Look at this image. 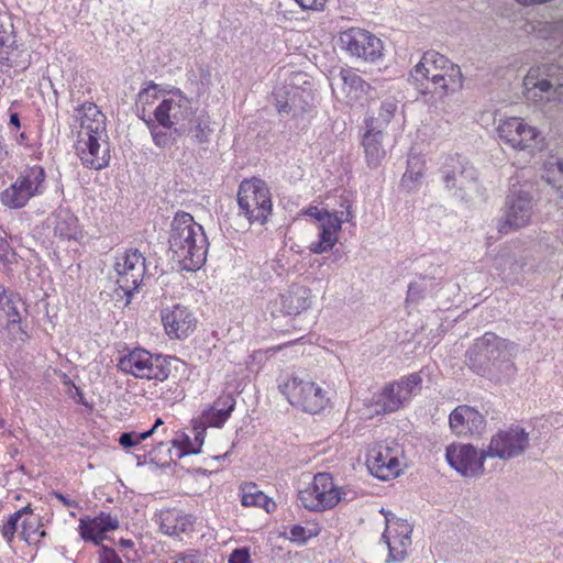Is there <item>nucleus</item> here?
<instances>
[{
    "instance_id": "59",
    "label": "nucleus",
    "mask_w": 563,
    "mask_h": 563,
    "mask_svg": "<svg viewBox=\"0 0 563 563\" xmlns=\"http://www.w3.org/2000/svg\"><path fill=\"white\" fill-rule=\"evenodd\" d=\"M37 532H38L40 538H44L46 536V532L44 530L37 531Z\"/></svg>"
},
{
    "instance_id": "43",
    "label": "nucleus",
    "mask_w": 563,
    "mask_h": 563,
    "mask_svg": "<svg viewBox=\"0 0 563 563\" xmlns=\"http://www.w3.org/2000/svg\"><path fill=\"white\" fill-rule=\"evenodd\" d=\"M173 445L176 449V457L181 459L185 455L196 454L199 451L194 448L191 440L185 437L181 441L174 440Z\"/></svg>"
},
{
    "instance_id": "22",
    "label": "nucleus",
    "mask_w": 563,
    "mask_h": 563,
    "mask_svg": "<svg viewBox=\"0 0 563 563\" xmlns=\"http://www.w3.org/2000/svg\"><path fill=\"white\" fill-rule=\"evenodd\" d=\"M440 173L448 189L464 191L476 180L474 167L457 154L444 158Z\"/></svg>"
},
{
    "instance_id": "50",
    "label": "nucleus",
    "mask_w": 563,
    "mask_h": 563,
    "mask_svg": "<svg viewBox=\"0 0 563 563\" xmlns=\"http://www.w3.org/2000/svg\"><path fill=\"white\" fill-rule=\"evenodd\" d=\"M341 207L345 208V210H342L340 211L339 213L341 214L339 218H341L343 220V222H351L352 219H353V212L351 210V205L350 202L345 199L342 203H341Z\"/></svg>"
},
{
    "instance_id": "16",
    "label": "nucleus",
    "mask_w": 563,
    "mask_h": 563,
    "mask_svg": "<svg viewBox=\"0 0 563 563\" xmlns=\"http://www.w3.org/2000/svg\"><path fill=\"white\" fill-rule=\"evenodd\" d=\"M338 44L349 55L363 60L374 62L382 56V41L364 29L351 27L340 32Z\"/></svg>"
},
{
    "instance_id": "20",
    "label": "nucleus",
    "mask_w": 563,
    "mask_h": 563,
    "mask_svg": "<svg viewBox=\"0 0 563 563\" xmlns=\"http://www.w3.org/2000/svg\"><path fill=\"white\" fill-rule=\"evenodd\" d=\"M498 135L515 150H529L537 145L539 131L521 118H508L498 125Z\"/></svg>"
},
{
    "instance_id": "19",
    "label": "nucleus",
    "mask_w": 563,
    "mask_h": 563,
    "mask_svg": "<svg viewBox=\"0 0 563 563\" xmlns=\"http://www.w3.org/2000/svg\"><path fill=\"white\" fill-rule=\"evenodd\" d=\"M386 528L382 539L388 547V561L400 562L405 560L411 547V526L404 519L385 515Z\"/></svg>"
},
{
    "instance_id": "52",
    "label": "nucleus",
    "mask_w": 563,
    "mask_h": 563,
    "mask_svg": "<svg viewBox=\"0 0 563 563\" xmlns=\"http://www.w3.org/2000/svg\"><path fill=\"white\" fill-rule=\"evenodd\" d=\"M173 563H197V558L195 555H184Z\"/></svg>"
},
{
    "instance_id": "10",
    "label": "nucleus",
    "mask_w": 563,
    "mask_h": 563,
    "mask_svg": "<svg viewBox=\"0 0 563 563\" xmlns=\"http://www.w3.org/2000/svg\"><path fill=\"white\" fill-rule=\"evenodd\" d=\"M169 361L162 355H153L144 349L136 347L122 355L118 368L136 378L164 382L170 374Z\"/></svg>"
},
{
    "instance_id": "34",
    "label": "nucleus",
    "mask_w": 563,
    "mask_h": 563,
    "mask_svg": "<svg viewBox=\"0 0 563 563\" xmlns=\"http://www.w3.org/2000/svg\"><path fill=\"white\" fill-rule=\"evenodd\" d=\"M54 233L62 239H75L77 234V219L68 211H58L54 214Z\"/></svg>"
},
{
    "instance_id": "9",
    "label": "nucleus",
    "mask_w": 563,
    "mask_h": 563,
    "mask_svg": "<svg viewBox=\"0 0 563 563\" xmlns=\"http://www.w3.org/2000/svg\"><path fill=\"white\" fill-rule=\"evenodd\" d=\"M282 394L288 401L309 413L323 410L329 401L327 393L306 377L292 374L279 384Z\"/></svg>"
},
{
    "instance_id": "12",
    "label": "nucleus",
    "mask_w": 563,
    "mask_h": 563,
    "mask_svg": "<svg viewBox=\"0 0 563 563\" xmlns=\"http://www.w3.org/2000/svg\"><path fill=\"white\" fill-rule=\"evenodd\" d=\"M45 170L41 166L25 168L10 187L1 192V201L11 209L24 207L31 198L44 192Z\"/></svg>"
},
{
    "instance_id": "51",
    "label": "nucleus",
    "mask_w": 563,
    "mask_h": 563,
    "mask_svg": "<svg viewBox=\"0 0 563 563\" xmlns=\"http://www.w3.org/2000/svg\"><path fill=\"white\" fill-rule=\"evenodd\" d=\"M101 563H122V561L114 552H110L103 558Z\"/></svg>"
},
{
    "instance_id": "36",
    "label": "nucleus",
    "mask_w": 563,
    "mask_h": 563,
    "mask_svg": "<svg viewBox=\"0 0 563 563\" xmlns=\"http://www.w3.org/2000/svg\"><path fill=\"white\" fill-rule=\"evenodd\" d=\"M20 298L13 294H9L3 286L0 285V313L8 319V325H14L20 322L18 302Z\"/></svg>"
},
{
    "instance_id": "18",
    "label": "nucleus",
    "mask_w": 563,
    "mask_h": 563,
    "mask_svg": "<svg viewBox=\"0 0 563 563\" xmlns=\"http://www.w3.org/2000/svg\"><path fill=\"white\" fill-rule=\"evenodd\" d=\"M366 464L374 476L388 481L401 472L402 450L398 445L377 444L369 450Z\"/></svg>"
},
{
    "instance_id": "13",
    "label": "nucleus",
    "mask_w": 563,
    "mask_h": 563,
    "mask_svg": "<svg viewBox=\"0 0 563 563\" xmlns=\"http://www.w3.org/2000/svg\"><path fill=\"white\" fill-rule=\"evenodd\" d=\"M145 257L139 250H129L115 257L114 275L119 289L130 299L143 280Z\"/></svg>"
},
{
    "instance_id": "29",
    "label": "nucleus",
    "mask_w": 563,
    "mask_h": 563,
    "mask_svg": "<svg viewBox=\"0 0 563 563\" xmlns=\"http://www.w3.org/2000/svg\"><path fill=\"white\" fill-rule=\"evenodd\" d=\"M340 79L342 81V92L345 95L347 102L362 104L371 88L369 85L352 70H342Z\"/></svg>"
},
{
    "instance_id": "38",
    "label": "nucleus",
    "mask_w": 563,
    "mask_h": 563,
    "mask_svg": "<svg viewBox=\"0 0 563 563\" xmlns=\"http://www.w3.org/2000/svg\"><path fill=\"white\" fill-rule=\"evenodd\" d=\"M433 282L428 278L410 283L408 287L406 303L418 305L421 299L426 298L432 290Z\"/></svg>"
},
{
    "instance_id": "39",
    "label": "nucleus",
    "mask_w": 563,
    "mask_h": 563,
    "mask_svg": "<svg viewBox=\"0 0 563 563\" xmlns=\"http://www.w3.org/2000/svg\"><path fill=\"white\" fill-rule=\"evenodd\" d=\"M148 118L151 117L148 115ZM145 122L150 125L152 139L156 146L165 148L175 142L176 137L174 135L176 134L174 130L164 131L159 129L161 125H158V123L154 124L151 119Z\"/></svg>"
},
{
    "instance_id": "44",
    "label": "nucleus",
    "mask_w": 563,
    "mask_h": 563,
    "mask_svg": "<svg viewBox=\"0 0 563 563\" xmlns=\"http://www.w3.org/2000/svg\"><path fill=\"white\" fill-rule=\"evenodd\" d=\"M20 520L19 514H12L9 516L7 522L1 528V533L3 538L10 543L18 529V522Z\"/></svg>"
},
{
    "instance_id": "55",
    "label": "nucleus",
    "mask_w": 563,
    "mask_h": 563,
    "mask_svg": "<svg viewBox=\"0 0 563 563\" xmlns=\"http://www.w3.org/2000/svg\"><path fill=\"white\" fill-rule=\"evenodd\" d=\"M163 423H164V422H163V420H162L161 418H157V419L155 420L154 426H153L150 430H153V433H154V432H155V430H156L159 426H162Z\"/></svg>"
},
{
    "instance_id": "49",
    "label": "nucleus",
    "mask_w": 563,
    "mask_h": 563,
    "mask_svg": "<svg viewBox=\"0 0 563 563\" xmlns=\"http://www.w3.org/2000/svg\"><path fill=\"white\" fill-rule=\"evenodd\" d=\"M303 10L320 11L323 9L327 0H296Z\"/></svg>"
},
{
    "instance_id": "53",
    "label": "nucleus",
    "mask_w": 563,
    "mask_h": 563,
    "mask_svg": "<svg viewBox=\"0 0 563 563\" xmlns=\"http://www.w3.org/2000/svg\"><path fill=\"white\" fill-rule=\"evenodd\" d=\"M32 512H33V509L30 506H25V507L21 508L20 510L15 511L14 514H19L20 519H21L25 515H32Z\"/></svg>"
},
{
    "instance_id": "58",
    "label": "nucleus",
    "mask_w": 563,
    "mask_h": 563,
    "mask_svg": "<svg viewBox=\"0 0 563 563\" xmlns=\"http://www.w3.org/2000/svg\"><path fill=\"white\" fill-rule=\"evenodd\" d=\"M122 543L125 545V547H131L133 543L132 541L130 540H122Z\"/></svg>"
},
{
    "instance_id": "60",
    "label": "nucleus",
    "mask_w": 563,
    "mask_h": 563,
    "mask_svg": "<svg viewBox=\"0 0 563 563\" xmlns=\"http://www.w3.org/2000/svg\"><path fill=\"white\" fill-rule=\"evenodd\" d=\"M196 440L199 441V445L202 444V439L199 438V434L196 435Z\"/></svg>"
},
{
    "instance_id": "15",
    "label": "nucleus",
    "mask_w": 563,
    "mask_h": 563,
    "mask_svg": "<svg viewBox=\"0 0 563 563\" xmlns=\"http://www.w3.org/2000/svg\"><path fill=\"white\" fill-rule=\"evenodd\" d=\"M421 384L420 374L412 373L386 385L376 397V413L397 411L411 399Z\"/></svg>"
},
{
    "instance_id": "6",
    "label": "nucleus",
    "mask_w": 563,
    "mask_h": 563,
    "mask_svg": "<svg viewBox=\"0 0 563 563\" xmlns=\"http://www.w3.org/2000/svg\"><path fill=\"white\" fill-rule=\"evenodd\" d=\"M238 216H243L249 224L263 225L272 213V196L266 183L260 178L243 180L238 191Z\"/></svg>"
},
{
    "instance_id": "1",
    "label": "nucleus",
    "mask_w": 563,
    "mask_h": 563,
    "mask_svg": "<svg viewBox=\"0 0 563 563\" xmlns=\"http://www.w3.org/2000/svg\"><path fill=\"white\" fill-rule=\"evenodd\" d=\"M518 344L486 332L477 338L465 355L466 365L476 374L500 383L510 379L516 373L514 358Z\"/></svg>"
},
{
    "instance_id": "42",
    "label": "nucleus",
    "mask_w": 563,
    "mask_h": 563,
    "mask_svg": "<svg viewBox=\"0 0 563 563\" xmlns=\"http://www.w3.org/2000/svg\"><path fill=\"white\" fill-rule=\"evenodd\" d=\"M547 172L542 176L547 183L555 185L563 180V162L558 159L555 163H547Z\"/></svg>"
},
{
    "instance_id": "35",
    "label": "nucleus",
    "mask_w": 563,
    "mask_h": 563,
    "mask_svg": "<svg viewBox=\"0 0 563 563\" xmlns=\"http://www.w3.org/2000/svg\"><path fill=\"white\" fill-rule=\"evenodd\" d=\"M168 90L161 89L159 86L151 81L145 88L141 89L137 93L136 104L141 107V118L144 121L146 115V108L152 107L156 101L161 102L164 95H167Z\"/></svg>"
},
{
    "instance_id": "28",
    "label": "nucleus",
    "mask_w": 563,
    "mask_h": 563,
    "mask_svg": "<svg viewBox=\"0 0 563 563\" xmlns=\"http://www.w3.org/2000/svg\"><path fill=\"white\" fill-rule=\"evenodd\" d=\"M383 131L365 128L362 136V146L364 148L366 164L371 168H377L386 156V150L383 145Z\"/></svg>"
},
{
    "instance_id": "27",
    "label": "nucleus",
    "mask_w": 563,
    "mask_h": 563,
    "mask_svg": "<svg viewBox=\"0 0 563 563\" xmlns=\"http://www.w3.org/2000/svg\"><path fill=\"white\" fill-rule=\"evenodd\" d=\"M342 223L343 220L338 216L333 219H328L322 224H318L319 239L310 244V252L314 254H322L332 250L339 240V232L341 231Z\"/></svg>"
},
{
    "instance_id": "54",
    "label": "nucleus",
    "mask_w": 563,
    "mask_h": 563,
    "mask_svg": "<svg viewBox=\"0 0 563 563\" xmlns=\"http://www.w3.org/2000/svg\"><path fill=\"white\" fill-rule=\"evenodd\" d=\"M10 122L15 125V126H20V119H19V115L18 113H12L11 117H10Z\"/></svg>"
},
{
    "instance_id": "46",
    "label": "nucleus",
    "mask_w": 563,
    "mask_h": 563,
    "mask_svg": "<svg viewBox=\"0 0 563 563\" xmlns=\"http://www.w3.org/2000/svg\"><path fill=\"white\" fill-rule=\"evenodd\" d=\"M21 527L24 540L30 543L32 536L38 531L40 520L24 519Z\"/></svg>"
},
{
    "instance_id": "11",
    "label": "nucleus",
    "mask_w": 563,
    "mask_h": 563,
    "mask_svg": "<svg viewBox=\"0 0 563 563\" xmlns=\"http://www.w3.org/2000/svg\"><path fill=\"white\" fill-rule=\"evenodd\" d=\"M346 492L334 485L330 474L318 473L305 489L299 490L298 498L306 509L323 511L346 499Z\"/></svg>"
},
{
    "instance_id": "32",
    "label": "nucleus",
    "mask_w": 563,
    "mask_h": 563,
    "mask_svg": "<svg viewBox=\"0 0 563 563\" xmlns=\"http://www.w3.org/2000/svg\"><path fill=\"white\" fill-rule=\"evenodd\" d=\"M186 133L191 136L192 141L199 144L209 142L212 130L210 128V117L205 113H196L188 120Z\"/></svg>"
},
{
    "instance_id": "56",
    "label": "nucleus",
    "mask_w": 563,
    "mask_h": 563,
    "mask_svg": "<svg viewBox=\"0 0 563 563\" xmlns=\"http://www.w3.org/2000/svg\"><path fill=\"white\" fill-rule=\"evenodd\" d=\"M3 33H4L3 26H2V24H0V45L4 44Z\"/></svg>"
},
{
    "instance_id": "14",
    "label": "nucleus",
    "mask_w": 563,
    "mask_h": 563,
    "mask_svg": "<svg viewBox=\"0 0 563 563\" xmlns=\"http://www.w3.org/2000/svg\"><path fill=\"white\" fill-rule=\"evenodd\" d=\"M529 433L519 426H510L495 433L486 449L488 459L509 461L522 455L529 448Z\"/></svg>"
},
{
    "instance_id": "5",
    "label": "nucleus",
    "mask_w": 563,
    "mask_h": 563,
    "mask_svg": "<svg viewBox=\"0 0 563 563\" xmlns=\"http://www.w3.org/2000/svg\"><path fill=\"white\" fill-rule=\"evenodd\" d=\"M523 95L528 101L549 109L563 103V67L554 64L531 67L523 78Z\"/></svg>"
},
{
    "instance_id": "17",
    "label": "nucleus",
    "mask_w": 563,
    "mask_h": 563,
    "mask_svg": "<svg viewBox=\"0 0 563 563\" xmlns=\"http://www.w3.org/2000/svg\"><path fill=\"white\" fill-rule=\"evenodd\" d=\"M448 463L463 476H481L485 473L486 449L478 451L471 444L453 443L446 448Z\"/></svg>"
},
{
    "instance_id": "3",
    "label": "nucleus",
    "mask_w": 563,
    "mask_h": 563,
    "mask_svg": "<svg viewBox=\"0 0 563 563\" xmlns=\"http://www.w3.org/2000/svg\"><path fill=\"white\" fill-rule=\"evenodd\" d=\"M168 242L173 258L179 263L181 269L194 272L205 264L208 252L207 236L190 213H176Z\"/></svg>"
},
{
    "instance_id": "41",
    "label": "nucleus",
    "mask_w": 563,
    "mask_h": 563,
    "mask_svg": "<svg viewBox=\"0 0 563 563\" xmlns=\"http://www.w3.org/2000/svg\"><path fill=\"white\" fill-rule=\"evenodd\" d=\"M152 434H153V430H147V431L141 432V433L124 432L120 435L119 443L125 449L133 448V446L137 445L139 443H141L142 441L150 438Z\"/></svg>"
},
{
    "instance_id": "8",
    "label": "nucleus",
    "mask_w": 563,
    "mask_h": 563,
    "mask_svg": "<svg viewBox=\"0 0 563 563\" xmlns=\"http://www.w3.org/2000/svg\"><path fill=\"white\" fill-rule=\"evenodd\" d=\"M192 114L191 100L178 88L168 90L153 111L155 122L166 130H174L177 136L186 133Z\"/></svg>"
},
{
    "instance_id": "25",
    "label": "nucleus",
    "mask_w": 563,
    "mask_h": 563,
    "mask_svg": "<svg viewBox=\"0 0 563 563\" xmlns=\"http://www.w3.org/2000/svg\"><path fill=\"white\" fill-rule=\"evenodd\" d=\"M449 424L455 435L467 437L481 434L486 427V420L475 408L461 405L450 413Z\"/></svg>"
},
{
    "instance_id": "48",
    "label": "nucleus",
    "mask_w": 563,
    "mask_h": 563,
    "mask_svg": "<svg viewBox=\"0 0 563 563\" xmlns=\"http://www.w3.org/2000/svg\"><path fill=\"white\" fill-rule=\"evenodd\" d=\"M250 554L244 548L234 550L229 556V563H249Z\"/></svg>"
},
{
    "instance_id": "7",
    "label": "nucleus",
    "mask_w": 563,
    "mask_h": 563,
    "mask_svg": "<svg viewBox=\"0 0 563 563\" xmlns=\"http://www.w3.org/2000/svg\"><path fill=\"white\" fill-rule=\"evenodd\" d=\"M275 107L279 114L298 115L306 112L313 102L311 84L307 74L292 73L288 80L273 91Z\"/></svg>"
},
{
    "instance_id": "24",
    "label": "nucleus",
    "mask_w": 563,
    "mask_h": 563,
    "mask_svg": "<svg viewBox=\"0 0 563 563\" xmlns=\"http://www.w3.org/2000/svg\"><path fill=\"white\" fill-rule=\"evenodd\" d=\"M313 301V295L309 287L292 284L286 292L279 295L272 303V313L278 310L282 314L298 316L309 309Z\"/></svg>"
},
{
    "instance_id": "21",
    "label": "nucleus",
    "mask_w": 563,
    "mask_h": 563,
    "mask_svg": "<svg viewBox=\"0 0 563 563\" xmlns=\"http://www.w3.org/2000/svg\"><path fill=\"white\" fill-rule=\"evenodd\" d=\"M532 197L525 190H514L507 199L505 219L499 225V232L507 233L510 230L526 227L532 217Z\"/></svg>"
},
{
    "instance_id": "30",
    "label": "nucleus",
    "mask_w": 563,
    "mask_h": 563,
    "mask_svg": "<svg viewBox=\"0 0 563 563\" xmlns=\"http://www.w3.org/2000/svg\"><path fill=\"white\" fill-rule=\"evenodd\" d=\"M235 400L231 394L220 396L213 405L203 412L205 423L211 427H222L231 416Z\"/></svg>"
},
{
    "instance_id": "33",
    "label": "nucleus",
    "mask_w": 563,
    "mask_h": 563,
    "mask_svg": "<svg viewBox=\"0 0 563 563\" xmlns=\"http://www.w3.org/2000/svg\"><path fill=\"white\" fill-rule=\"evenodd\" d=\"M396 110L397 101L394 98L385 99L380 103L377 115L373 113L365 120V128L372 129V131H383L389 124Z\"/></svg>"
},
{
    "instance_id": "37",
    "label": "nucleus",
    "mask_w": 563,
    "mask_h": 563,
    "mask_svg": "<svg viewBox=\"0 0 563 563\" xmlns=\"http://www.w3.org/2000/svg\"><path fill=\"white\" fill-rule=\"evenodd\" d=\"M241 503L245 507L258 506L268 510L271 503L268 497L254 484H247L242 487Z\"/></svg>"
},
{
    "instance_id": "4",
    "label": "nucleus",
    "mask_w": 563,
    "mask_h": 563,
    "mask_svg": "<svg viewBox=\"0 0 563 563\" xmlns=\"http://www.w3.org/2000/svg\"><path fill=\"white\" fill-rule=\"evenodd\" d=\"M410 77L423 93L448 96L462 89L463 75L459 65L444 55L429 51L413 67Z\"/></svg>"
},
{
    "instance_id": "26",
    "label": "nucleus",
    "mask_w": 563,
    "mask_h": 563,
    "mask_svg": "<svg viewBox=\"0 0 563 563\" xmlns=\"http://www.w3.org/2000/svg\"><path fill=\"white\" fill-rule=\"evenodd\" d=\"M118 527V518L112 517L106 512H101L93 519L81 518L79 520V531L81 538L85 540L93 541L97 544L102 540V534L104 532L117 530Z\"/></svg>"
},
{
    "instance_id": "47",
    "label": "nucleus",
    "mask_w": 563,
    "mask_h": 563,
    "mask_svg": "<svg viewBox=\"0 0 563 563\" xmlns=\"http://www.w3.org/2000/svg\"><path fill=\"white\" fill-rule=\"evenodd\" d=\"M290 540L294 542L303 543L307 541L308 536L303 527L295 525L289 529Z\"/></svg>"
},
{
    "instance_id": "40",
    "label": "nucleus",
    "mask_w": 563,
    "mask_h": 563,
    "mask_svg": "<svg viewBox=\"0 0 563 563\" xmlns=\"http://www.w3.org/2000/svg\"><path fill=\"white\" fill-rule=\"evenodd\" d=\"M422 178V167L418 158L408 161V168L401 178V184L409 190L413 189L416 184Z\"/></svg>"
},
{
    "instance_id": "57",
    "label": "nucleus",
    "mask_w": 563,
    "mask_h": 563,
    "mask_svg": "<svg viewBox=\"0 0 563 563\" xmlns=\"http://www.w3.org/2000/svg\"><path fill=\"white\" fill-rule=\"evenodd\" d=\"M58 499H60L65 505H71L70 501H68L62 494L57 495Z\"/></svg>"
},
{
    "instance_id": "2",
    "label": "nucleus",
    "mask_w": 563,
    "mask_h": 563,
    "mask_svg": "<svg viewBox=\"0 0 563 563\" xmlns=\"http://www.w3.org/2000/svg\"><path fill=\"white\" fill-rule=\"evenodd\" d=\"M80 130L76 151L87 168L100 170L109 165L110 150L108 143L106 115L92 102H86L77 109Z\"/></svg>"
},
{
    "instance_id": "31",
    "label": "nucleus",
    "mask_w": 563,
    "mask_h": 563,
    "mask_svg": "<svg viewBox=\"0 0 563 563\" xmlns=\"http://www.w3.org/2000/svg\"><path fill=\"white\" fill-rule=\"evenodd\" d=\"M161 530L168 536H179L191 526L190 519L178 510H166L159 516Z\"/></svg>"
},
{
    "instance_id": "23",
    "label": "nucleus",
    "mask_w": 563,
    "mask_h": 563,
    "mask_svg": "<svg viewBox=\"0 0 563 563\" xmlns=\"http://www.w3.org/2000/svg\"><path fill=\"white\" fill-rule=\"evenodd\" d=\"M166 334L170 339H185L194 332L197 319L194 313L183 305L167 307L161 312Z\"/></svg>"
},
{
    "instance_id": "45",
    "label": "nucleus",
    "mask_w": 563,
    "mask_h": 563,
    "mask_svg": "<svg viewBox=\"0 0 563 563\" xmlns=\"http://www.w3.org/2000/svg\"><path fill=\"white\" fill-rule=\"evenodd\" d=\"M307 214L309 217L316 219L318 221V224H322L328 219H333V218L338 217V211L336 212H329L325 209H320L318 207H310L307 210Z\"/></svg>"
}]
</instances>
